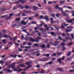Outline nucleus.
I'll use <instances>...</instances> for the list:
<instances>
[{"mask_svg":"<svg viewBox=\"0 0 74 74\" xmlns=\"http://www.w3.org/2000/svg\"><path fill=\"white\" fill-rule=\"evenodd\" d=\"M56 8H58V9H59V10H60V11H61V12H62V13H63V15H64V16H66V15H67V16H68V15L64 13L63 11V8H59V5H56Z\"/></svg>","mask_w":74,"mask_h":74,"instance_id":"nucleus-2","label":"nucleus"},{"mask_svg":"<svg viewBox=\"0 0 74 74\" xmlns=\"http://www.w3.org/2000/svg\"><path fill=\"white\" fill-rule=\"evenodd\" d=\"M26 30L27 29H25L23 30V32H26Z\"/></svg>","mask_w":74,"mask_h":74,"instance_id":"nucleus-58","label":"nucleus"},{"mask_svg":"<svg viewBox=\"0 0 74 74\" xmlns=\"http://www.w3.org/2000/svg\"><path fill=\"white\" fill-rule=\"evenodd\" d=\"M50 33H51V35H54V36H55L56 35V34H54L53 32H51Z\"/></svg>","mask_w":74,"mask_h":74,"instance_id":"nucleus-24","label":"nucleus"},{"mask_svg":"<svg viewBox=\"0 0 74 74\" xmlns=\"http://www.w3.org/2000/svg\"><path fill=\"white\" fill-rule=\"evenodd\" d=\"M66 33H67V32H71V30L70 31H69V30L66 29Z\"/></svg>","mask_w":74,"mask_h":74,"instance_id":"nucleus-38","label":"nucleus"},{"mask_svg":"<svg viewBox=\"0 0 74 74\" xmlns=\"http://www.w3.org/2000/svg\"><path fill=\"white\" fill-rule=\"evenodd\" d=\"M56 15L57 17H59V14H56Z\"/></svg>","mask_w":74,"mask_h":74,"instance_id":"nucleus-59","label":"nucleus"},{"mask_svg":"<svg viewBox=\"0 0 74 74\" xmlns=\"http://www.w3.org/2000/svg\"><path fill=\"white\" fill-rule=\"evenodd\" d=\"M29 41H32V42H34V41H36L37 42H38L39 41V40H35L33 39V38H31L30 39Z\"/></svg>","mask_w":74,"mask_h":74,"instance_id":"nucleus-5","label":"nucleus"},{"mask_svg":"<svg viewBox=\"0 0 74 74\" xmlns=\"http://www.w3.org/2000/svg\"><path fill=\"white\" fill-rule=\"evenodd\" d=\"M20 20H21V19L19 18H17L16 19V21H20Z\"/></svg>","mask_w":74,"mask_h":74,"instance_id":"nucleus-43","label":"nucleus"},{"mask_svg":"<svg viewBox=\"0 0 74 74\" xmlns=\"http://www.w3.org/2000/svg\"><path fill=\"white\" fill-rule=\"evenodd\" d=\"M69 53L67 55L68 56H70V55H71V52L69 51Z\"/></svg>","mask_w":74,"mask_h":74,"instance_id":"nucleus-46","label":"nucleus"},{"mask_svg":"<svg viewBox=\"0 0 74 74\" xmlns=\"http://www.w3.org/2000/svg\"><path fill=\"white\" fill-rule=\"evenodd\" d=\"M58 38L60 40H62V38H61L60 36H59L58 37Z\"/></svg>","mask_w":74,"mask_h":74,"instance_id":"nucleus-51","label":"nucleus"},{"mask_svg":"<svg viewBox=\"0 0 74 74\" xmlns=\"http://www.w3.org/2000/svg\"><path fill=\"white\" fill-rule=\"evenodd\" d=\"M53 62V61H50L49 62H47L46 64V65H48V64L50 65L52 64V63Z\"/></svg>","mask_w":74,"mask_h":74,"instance_id":"nucleus-14","label":"nucleus"},{"mask_svg":"<svg viewBox=\"0 0 74 74\" xmlns=\"http://www.w3.org/2000/svg\"><path fill=\"white\" fill-rule=\"evenodd\" d=\"M32 8L34 10H37V9H38V8L36 6H34L32 7Z\"/></svg>","mask_w":74,"mask_h":74,"instance_id":"nucleus-19","label":"nucleus"},{"mask_svg":"<svg viewBox=\"0 0 74 74\" xmlns=\"http://www.w3.org/2000/svg\"><path fill=\"white\" fill-rule=\"evenodd\" d=\"M66 60H70V57H69Z\"/></svg>","mask_w":74,"mask_h":74,"instance_id":"nucleus-56","label":"nucleus"},{"mask_svg":"<svg viewBox=\"0 0 74 74\" xmlns=\"http://www.w3.org/2000/svg\"><path fill=\"white\" fill-rule=\"evenodd\" d=\"M44 18L46 19V21H48L49 19V18H48V16H45V17Z\"/></svg>","mask_w":74,"mask_h":74,"instance_id":"nucleus-20","label":"nucleus"},{"mask_svg":"<svg viewBox=\"0 0 74 74\" xmlns=\"http://www.w3.org/2000/svg\"><path fill=\"white\" fill-rule=\"evenodd\" d=\"M69 71L70 72H73V71L74 72V69L73 70H70Z\"/></svg>","mask_w":74,"mask_h":74,"instance_id":"nucleus-54","label":"nucleus"},{"mask_svg":"<svg viewBox=\"0 0 74 74\" xmlns=\"http://www.w3.org/2000/svg\"><path fill=\"white\" fill-rule=\"evenodd\" d=\"M65 39H66V40H69V37H66V38H65Z\"/></svg>","mask_w":74,"mask_h":74,"instance_id":"nucleus-61","label":"nucleus"},{"mask_svg":"<svg viewBox=\"0 0 74 74\" xmlns=\"http://www.w3.org/2000/svg\"><path fill=\"white\" fill-rule=\"evenodd\" d=\"M0 63L2 65H3V64H4V62L3 61H0Z\"/></svg>","mask_w":74,"mask_h":74,"instance_id":"nucleus-25","label":"nucleus"},{"mask_svg":"<svg viewBox=\"0 0 74 74\" xmlns=\"http://www.w3.org/2000/svg\"><path fill=\"white\" fill-rule=\"evenodd\" d=\"M32 24H36V23L34 22H31Z\"/></svg>","mask_w":74,"mask_h":74,"instance_id":"nucleus-45","label":"nucleus"},{"mask_svg":"<svg viewBox=\"0 0 74 74\" xmlns=\"http://www.w3.org/2000/svg\"><path fill=\"white\" fill-rule=\"evenodd\" d=\"M4 71H5L9 72V73H12V71H11L10 69H7V68H5L4 69Z\"/></svg>","mask_w":74,"mask_h":74,"instance_id":"nucleus-6","label":"nucleus"},{"mask_svg":"<svg viewBox=\"0 0 74 74\" xmlns=\"http://www.w3.org/2000/svg\"><path fill=\"white\" fill-rule=\"evenodd\" d=\"M68 28V29H73V27H72V26H69L67 27Z\"/></svg>","mask_w":74,"mask_h":74,"instance_id":"nucleus-36","label":"nucleus"},{"mask_svg":"<svg viewBox=\"0 0 74 74\" xmlns=\"http://www.w3.org/2000/svg\"><path fill=\"white\" fill-rule=\"evenodd\" d=\"M62 52H59L58 53V55H62Z\"/></svg>","mask_w":74,"mask_h":74,"instance_id":"nucleus-42","label":"nucleus"},{"mask_svg":"<svg viewBox=\"0 0 74 74\" xmlns=\"http://www.w3.org/2000/svg\"><path fill=\"white\" fill-rule=\"evenodd\" d=\"M26 42H23V45H26Z\"/></svg>","mask_w":74,"mask_h":74,"instance_id":"nucleus-53","label":"nucleus"},{"mask_svg":"<svg viewBox=\"0 0 74 74\" xmlns=\"http://www.w3.org/2000/svg\"><path fill=\"white\" fill-rule=\"evenodd\" d=\"M9 37H10V35H4V36H3L2 37H5L6 38H9Z\"/></svg>","mask_w":74,"mask_h":74,"instance_id":"nucleus-13","label":"nucleus"},{"mask_svg":"<svg viewBox=\"0 0 74 74\" xmlns=\"http://www.w3.org/2000/svg\"><path fill=\"white\" fill-rule=\"evenodd\" d=\"M66 8H69V9H70V10H71V9H72V8L71 7H70L69 6H66Z\"/></svg>","mask_w":74,"mask_h":74,"instance_id":"nucleus-32","label":"nucleus"},{"mask_svg":"<svg viewBox=\"0 0 74 74\" xmlns=\"http://www.w3.org/2000/svg\"><path fill=\"white\" fill-rule=\"evenodd\" d=\"M15 45L16 46H19V44L18 43H15Z\"/></svg>","mask_w":74,"mask_h":74,"instance_id":"nucleus-63","label":"nucleus"},{"mask_svg":"<svg viewBox=\"0 0 74 74\" xmlns=\"http://www.w3.org/2000/svg\"><path fill=\"white\" fill-rule=\"evenodd\" d=\"M65 45H66V44L64 43H62L61 44V45L62 46H64Z\"/></svg>","mask_w":74,"mask_h":74,"instance_id":"nucleus-33","label":"nucleus"},{"mask_svg":"<svg viewBox=\"0 0 74 74\" xmlns=\"http://www.w3.org/2000/svg\"><path fill=\"white\" fill-rule=\"evenodd\" d=\"M20 2L21 3H25V1L23 0H19Z\"/></svg>","mask_w":74,"mask_h":74,"instance_id":"nucleus-26","label":"nucleus"},{"mask_svg":"<svg viewBox=\"0 0 74 74\" xmlns=\"http://www.w3.org/2000/svg\"><path fill=\"white\" fill-rule=\"evenodd\" d=\"M55 21H53V20L51 21V23H55Z\"/></svg>","mask_w":74,"mask_h":74,"instance_id":"nucleus-47","label":"nucleus"},{"mask_svg":"<svg viewBox=\"0 0 74 74\" xmlns=\"http://www.w3.org/2000/svg\"><path fill=\"white\" fill-rule=\"evenodd\" d=\"M29 6L28 5H26L25 7V8L26 9L29 8Z\"/></svg>","mask_w":74,"mask_h":74,"instance_id":"nucleus-31","label":"nucleus"},{"mask_svg":"<svg viewBox=\"0 0 74 74\" xmlns=\"http://www.w3.org/2000/svg\"><path fill=\"white\" fill-rule=\"evenodd\" d=\"M22 71V69H19L17 71V72H20V71Z\"/></svg>","mask_w":74,"mask_h":74,"instance_id":"nucleus-39","label":"nucleus"},{"mask_svg":"<svg viewBox=\"0 0 74 74\" xmlns=\"http://www.w3.org/2000/svg\"><path fill=\"white\" fill-rule=\"evenodd\" d=\"M21 8V9H23V7L22 6V5L20 4L19 5L18 7V6H16V7H14L13 9V10H15L16 9V8Z\"/></svg>","mask_w":74,"mask_h":74,"instance_id":"nucleus-3","label":"nucleus"},{"mask_svg":"<svg viewBox=\"0 0 74 74\" xmlns=\"http://www.w3.org/2000/svg\"><path fill=\"white\" fill-rule=\"evenodd\" d=\"M47 3V1L45 0H44V4H46Z\"/></svg>","mask_w":74,"mask_h":74,"instance_id":"nucleus-57","label":"nucleus"},{"mask_svg":"<svg viewBox=\"0 0 74 74\" xmlns=\"http://www.w3.org/2000/svg\"><path fill=\"white\" fill-rule=\"evenodd\" d=\"M34 46L35 47H38V45L37 44H36L34 45Z\"/></svg>","mask_w":74,"mask_h":74,"instance_id":"nucleus-44","label":"nucleus"},{"mask_svg":"<svg viewBox=\"0 0 74 74\" xmlns=\"http://www.w3.org/2000/svg\"><path fill=\"white\" fill-rule=\"evenodd\" d=\"M58 70H59L60 71H62V70L61 69V68H58Z\"/></svg>","mask_w":74,"mask_h":74,"instance_id":"nucleus-50","label":"nucleus"},{"mask_svg":"<svg viewBox=\"0 0 74 74\" xmlns=\"http://www.w3.org/2000/svg\"><path fill=\"white\" fill-rule=\"evenodd\" d=\"M13 15H14V14L13 13H11L9 14V16H10L8 18V19H11V16H13Z\"/></svg>","mask_w":74,"mask_h":74,"instance_id":"nucleus-15","label":"nucleus"},{"mask_svg":"<svg viewBox=\"0 0 74 74\" xmlns=\"http://www.w3.org/2000/svg\"><path fill=\"white\" fill-rule=\"evenodd\" d=\"M72 44H73V43L71 42L68 44V46H70V45H72Z\"/></svg>","mask_w":74,"mask_h":74,"instance_id":"nucleus-35","label":"nucleus"},{"mask_svg":"<svg viewBox=\"0 0 74 74\" xmlns=\"http://www.w3.org/2000/svg\"><path fill=\"white\" fill-rule=\"evenodd\" d=\"M62 35L63 36H66V35L65 34H64V33H62Z\"/></svg>","mask_w":74,"mask_h":74,"instance_id":"nucleus-60","label":"nucleus"},{"mask_svg":"<svg viewBox=\"0 0 74 74\" xmlns=\"http://www.w3.org/2000/svg\"><path fill=\"white\" fill-rule=\"evenodd\" d=\"M10 56H11L12 58H15L17 56V55H10Z\"/></svg>","mask_w":74,"mask_h":74,"instance_id":"nucleus-16","label":"nucleus"},{"mask_svg":"<svg viewBox=\"0 0 74 74\" xmlns=\"http://www.w3.org/2000/svg\"><path fill=\"white\" fill-rule=\"evenodd\" d=\"M71 36L72 37V39H74V35L73 34H71Z\"/></svg>","mask_w":74,"mask_h":74,"instance_id":"nucleus-30","label":"nucleus"},{"mask_svg":"<svg viewBox=\"0 0 74 74\" xmlns=\"http://www.w3.org/2000/svg\"><path fill=\"white\" fill-rule=\"evenodd\" d=\"M21 48H31V47L29 46H27V47H22V45H21Z\"/></svg>","mask_w":74,"mask_h":74,"instance_id":"nucleus-12","label":"nucleus"},{"mask_svg":"<svg viewBox=\"0 0 74 74\" xmlns=\"http://www.w3.org/2000/svg\"><path fill=\"white\" fill-rule=\"evenodd\" d=\"M53 26L54 27H55L56 29L57 30H59V27H56V26H55V25H53Z\"/></svg>","mask_w":74,"mask_h":74,"instance_id":"nucleus-21","label":"nucleus"},{"mask_svg":"<svg viewBox=\"0 0 74 74\" xmlns=\"http://www.w3.org/2000/svg\"><path fill=\"white\" fill-rule=\"evenodd\" d=\"M45 45L44 44H43L40 47H41V48H44L45 47Z\"/></svg>","mask_w":74,"mask_h":74,"instance_id":"nucleus-23","label":"nucleus"},{"mask_svg":"<svg viewBox=\"0 0 74 74\" xmlns=\"http://www.w3.org/2000/svg\"><path fill=\"white\" fill-rule=\"evenodd\" d=\"M7 16V15H5V16H2V18H5V17H6V16Z\"/></svg>","mask_w":74,"mask_h":74,"instance_id":"nucleus-41","label":"nucleus"},{"mask_svg":"<svg viewBox=\"0 0 74 74\" xmlns=\"http://www.w3.org/2000/svg\"><path fill=\"white\" fill-rule=\"evenodd\" d=\"M18 66H21V67H25L26 65H25V63H23L22 64H20L19 65H18Z\"/></svg>","mask_w":74,"mask_h":74,"instance_id":"nucleus-11","label":"nucleus"},{"mask_svg":"<svg viewBox=\"0 0 74 74\" xmlns=\"http://www.w3.org/2000/svg\"><path fill=\"white\" fill-rule=\"evenodd\" d=\"M13 69V70H14V71H17V69H16L14 68Z\"/></svg>","mask_w":74,"mask_h":74,"instance_id":"nucleus-52","label":"nucleus"},{"mask_svg":"<svg viewBox=\"0 0 74 74\" xmlns=\"http://www.w3.org/2000/svg\"><path fill=\"white\" fill-rule=\"evenodd\" d=\"M30 63H32L30 62H26L25 63L26 64H27V65H29L28 66V67H32L31 65L30 64Z\"/></svg>","mask_w":74,"mask_h":74,"instance_id":"nucleus-9","label":"nucleus"},{"mask_svg":"<svg viewBox=\"0 0 74 74\" xmlns=\"http://www.w3.org/2000/svg\"><path fill=\"white\" fill-rule=\"evenodd\" d=\"M66 23H62L61 25V27L62 28V29H64V26H63V25H64V26H67V25H69V24H67L66 25H65Z\"/></svg>","mask_w":74,"mask_h":74,"instance_id":"nucleus-7","label":"nucleus"},{"mask_svg":"<svg viewBox=\"0 0 74 74\" xmlns=\"http://www.w3.org/2000/svg\"><path fill=\"white\" fill-rule=\"evenodd\" d=\"M20 1H19H19H16L15 3V4H18V3H19Z\"/></svg>","mask_w":74,"mask_h":74,"instance_id":"nucleus-40","label":"nucleus"},{"mask_svg":"<svg viewBox=\"0 0 74 74\" xmlns=\"http://www.w3.org/2000/svg\"><path fill=\"white\" fill-rule=\"evenodd\" d=\"M37 34H38L39 36H41V33L39 32V33Z\"/></svg>","mask_w":74,"mask_h":74,"instance_id":"nucleus-55","label":"nucleus"},{"mask_svg":"<svg viewBox=\"0 0 74 74\" xmlns=\"http://www.w3.org/2000/svg\"><path fill=\"white\" fill-rule=\"evenodd\" d=\"M34 17H29V20H32V19L34 18Z\"/></svg>","mask_w":74,"mask_h":74,"instance_id":"nucleus-37","label":"nucleus"},{"mask_svg":"<svg viewBox=\"0 0 74 74\" xmlns=\"http://www.w3.org/2000/svg\"><path fill=\"white\" fill-rule=\"evenodd\" d=\"M37 16H38V14H36L35 16V17H37Z\"/></svg>","mask_w":74,"mask_h":74,"instance_id":"nucleus-62","label":"nucleus"},{"mask_svg":"<svg viewBox=\"0 0 74 74\" xmlns=\"http://www.w3.org/2000/svg\"><path fill=\"white\" fill-rule=\"evenodd\" d=\"M8 38H9L10 40H11L12 39V37H11L10 36H9V37Z\"/></svg>","mask_w":74,"mask_h":74,"instance_id":"nucleus-49","label":"nucleus"},{"mask_svg":"<svg viewBox=\"0 0 74 74\" xmlns=\"http://www.w3.org/2000/svg\"><path fill=\"white\" fill-rule=\"evenodd\" d=\"M2 42L4 43V44H5L6 42H5V40L4 39L2 40Z\"/></svg>","mask_w":74,"mask_h":74,"instance_id":"nucleus-34","label":"nucleus"},{"mask_svg":"<svg viewBox=\"0 0 74 74\" xmlns=\"http://www.w3.org/2000/svg\"><path fill=\"white\" fill-rule=\"evenodd\" d=\"M12 69H14V67H15V66L14 65L12 64L11 65Z\"/></svg>","mask_w":74,"mask_h":74,"instance_id":"nucleus-28","label":"nucleus"},{"mask_svg":"<svg viewBox=\"0 0 74 74\" xmlns=\"http://www.w3.org/2000/svg\"><path fill=\"white\" fill-rule=\"evenodd\" d=\"M23 12H25V13H27L28 14L29 13H30L31 12L30 11H27V10H24L23 11Z\"/></svg>","mask_w":74,"mask_h":74,"instance_id":"nucleus-18","label":"nucleus"},{"mask_svg":"<svg viewBox=\"0 0 74 74\" xmlns=\"http://www.w3.org/2000/svg\"><path fill=\"white\" fill-rule=\"evenodd\" d=\"M65 2V1H61L60 2V4H63V3H64Z\"/></svg>","mask_w":74,"mask_h":74,"instance_id":"nucleus-29","label":"nucleus"},{"mask_svg":"<svg viewBox=\"0 0 74 74\" xmlns=\"http://www.w3.org/2000/svg\"><path fill=\"white\" fill-rule=\"evenodd\" d=\"M51 26H50L49 27H47V25H45V24L44 25V27H46V29H47V30H49V28L50 27H51Z\"/></svg>","mask_w":74,"mask_h":74,"instance_id":"nucleus-10","label":"nucleus"},{"mask_svg":"<svg viewBox=\"0 0 74 74\" xmlns=\"http://www.w3.org/2000/svg\"><path fill=\"white\" fill-rule=\"evenodd\" d=\"M43 55L45 56H47V57H48V56H49V54H44Z\"/></svg>","mask_w":74,"mask_h":74,"instance_id":"nucleus-22","label":"nucleus"},{"mask_svg":"<svg viewBox=\"0 0 74 74\" xmlns=\"http://www.w3.org/2000/svg\"><path fill=\"white\" fill-rule=\"evenodd\" d=\"M32 73L35 74H37L38 73H41L42 74H44V70L39 72H33Z\"/></svg>","mask_w":74,"mask_h":74,"instance_id":"nucleus-8","label":"nucleus"},{"mask_svg":"<svg viewBox=\"0 0 74 74\" xmlns=\"http://www.w3.org/2000/svg\"><path fill=\"white\" fill-rule=\"evenodd\" d=\"M8 67L9 68V69H10L11 67H12V66L11 65H10L9 66H8Z\"/></svg>","mask_w":74,"mask_h":74,"instance_id":"nucleus-48","label":"nucleus"},{"mask_svg":"<svg viewBox=\"0 0 74 74\" xmlns=\"http://www.w3.org/2000/svg\"><path fill=\"white\" fill-rule=\"evenodd\" d=\"M27 22H28L27 20V21L26 22H25V21H21V23H17L15 24V26H22V24L25 25H26L27 23Z\"/></svg>","mask_w":74,"mask_h":74,"instance_id":"nucleus-1","label":"nucleus"},{"mask_svg":"<svg viewBox=\"0 0 74 74\" xmlns=\"http://www.w3.org/2000/svg\"><path fill=\"white\" fill-rule=\"evenodd\" d=\"M64 59V57H63L62 58H60L58 59V61L60 63H61V60H63Z\"/></svg>","mask_w":74,"mask_h":74,"instance_id":"nucleus-4","label":"nucleus"},{"mask_svg":"<svg viewBox=\"0 0 74 74\" xmlns=\"http://www.w3.org/2000/svg\"><path fill=\"white\" fill-rule=\"evenodd\" d=\"M72 21H73L72 19H70L68 20H66V21L67 22H68V23H72Z\"/></svg>","mask_w":74,"mask_h":74,"instance_id":"nucleus-17","label":"nucleus"},{"mask_svg":"<svg viewBox=\"0 0 74 74\" xmlns=\"http://www.w3.org/2000/svg\"><path fill=\"white\" fill-rule=\"evenodd\" d=\"M58 43L59 42H55V44H54L53 45H54V46H56V45H57V44H58Z\"/></svg>","mask_w":74,"mask_h":74,"instance_id":"nucleus-27","label":"nucleus"},{"mask_svg":"<svg viewBox=\"0 0 74 74\" xmlns=\"http://www.w3.org/2000/svg\"><path fill=\"white\" fill-rule=\"evenodd\" d=\"M25 73H26L25 72H22L21 74H25Z\"/></svg>","mask_w":74,"mask_h":74,"instance_id":"nucleus-64","label":"nucleus"}]
</instances>
